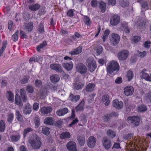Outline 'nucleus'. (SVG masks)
Wrapping results in <instances>:
<instances>
[{
  "label": "nucleus",
  "mask_w": 151,
  "mask_h": 151,
  "mask_svg": "<svg viewBox=\"0 0 151 151\" xmlns=\"http://www.w3.org/2000/svg\"><path fill=\"white\" fill-rule=\"evenodd\" d=\"M82 51V47H79L77 48L74 49L73 51L70 52V54L72 55H77L81 53Z\"/></svg>",
  "instance_id": "nucleus-25"
},
{
  "label": "nucleus",
  "mask_w": 151,
  "mask_h": 151,
  "mask_svg": "<svg viewBox=\"0 0 151 151\" xmlns=\"http://www.w3.org/2000/svg\"><path fill=\"white\" fill-rule=\"evenodd\" d=\"M151 45V42L150 41H146L144 44V47L147 48H149Z\"/></svg>",
  "instance_id": "nucleus-55"
},
{
  "label": "nucleus",
  "mask_w": 151,
  "mask_h": 151,
  "mask_svg": "<svg viewBox=\"0 0 151 151\" xmlns=\"http://www.w3.org/2000/svg\"><path fill=\"white\" fill-rule=\"evenodd\" d=\"M99 7L101 9V12L102 13L104 12L106 10V4L103 2H100L99 4Z\"/></svg>",
  "instance_id": "nucleus-35"
},
{
  "label": "nucleus",
  "mask_w": 151,
  "mask_h": 151,
  "mask_svg": "<svg viewBox=\"0 0 151 151\" xmlns=\"http://www.w3.org/2000/svg\"><path fill=\"white\" fill-rule=\"evenodd\" d=\"M18 35V32L17 31L12 36V40L14 41H16L17 40Z\"/></svg>",
  "instance_id": "nucleus-57"
},
{
  "label": "nucleus",
  "mask_w": 151,
  "mask_h": 151,
  "mask_svg": "<svg viewBox=\"0 0 151 151\" xmlns=\"http://www.w3.org/2000/svg\"><path fill=\"white\" fill-rule=\"evenodd\" d=\"M101 102L104 103L105 106H108L110 103L109 96L108 95H104L102 98Z\"/></svg>",
  "instance_id": "nucleus-19"
},
{
  "label": "nucleus",
  "mask_w": 151,
  "mask_h": 151,
  "mask_svg": "<svg viewBox=\"0 0 151 151\" xmlns=\"http://www.w3.org/2000/svg\"><path fill=\"white\" fill-rule=\"evenodd\" d=\"M14 115L12 113H10L7 115V120L9 122H12L14 118Z\"/></svg>",
  "instance_id": "nucleus-54"
},
{
  "label": "nucleus",
  "mask_w": 151,
  "mask_h": 151,
  "mask_svg": "<svg viewBox=\"0 0 151 151\" xmlns=\"http://www.w3.org/2000/svg\"><path fill=\"white\" fill-rule=\"evenodd\" d=\"M127 120L129 123L135 126H138L139 122V119L137 116H130L128 118Z\"/></svg>",
  "instance_id": "nucleus-8"
},
{
  "label": "nucleus",
  "mask_w": 151,
  "mask_h": 151,
  "mask_svg": "<svg viewBox=\"0 0 151 151\" xmlns=\"http://www.w3.org/2000/svg\"><path fill=\"white\" fill-rule=\"evenodd\" d=\"M109 33V31L108 30H106L104 32V35L103 37V42H105V40L107 39Z\"/></svg>",
  "instance_id": "nucleus-47"
},
{
  "label": "nucleus",
  "mask_w": 151,
  "mask_h": 151,
  "mask_svg": "<svg viewBox=\"0 0 151 151\" xmlns=\"http://www.w3.org/2000/svg\"><path fill=\"white\" fill-rule=\"evenodd\" d=\"M6 44H4L1 49L0 50V56H1L6 47Z\"/></svg>",
  "instance_id": "nucleus-64"
},
{
  "label": "nucleus",
  "mask_w": 151,
  "mask_h": 151,
  "mask_svg": "<svg viewBox=\"0 0 151 151\" xmlns=\"http://www.w3.org/2000/svg\"><path fill=\"white\" fill-rule=\"evenodd\" d=\"M102 143L104 147L107 150L109 149L111 147V141L107 138L105 137L103 139Z\"/></svg>",
  "instance_id": "nucleus-18"
},
{
  "label": "nucleus",
  "mask_w": 151,
  "mask_h": 151,
  "mask_svg": "<svg viewBox=\"0 0 151 151\" xmlns=\"http://www.w3.org/2000/svg\"><path fill=\"white\" fill-rule=\"evenodd\" d=\"M39 107V104L38 103H35L33 105V108L34 110L37 111L38 110Z\"/></svg>",
  "instance_id": "nucleus-59"
},
{
  "label": "nucleus",
  "mask_w": 151,
  "mask_h": 151,
  "mask_svg": "<svg viewBox=\"0 0 151 151\" xmlns=\"http://www.w3.org/2000/svg\"><path fill=\"white\" fill-rule=\"evenodd\" d=\"M35 2L34 0H29L27 2L29 4V9L31 11H35L38 10L40 7V5L38 4H33Z\"/></svg>",
  "instance_id": "nucleus-7"
},
{
  "label": "nucleus",
  "mask_w": 151,
  "mask_h": 151,
  "mask_svg": "<svg viewBox=\"0 0 151 151\" xmlns=\"http://www.w3.org/2000/svg\"><path fill=\"white\" fill-rule=\"evenodd\" d=\"M120 4L123 7H125L128 6L129 2L128 0H122L120 1Z\"/></svg>",
  "instance_id": "nucleus-44"
},
{
  "label": "nucleus",
  "mask_w": 151,
  "mask_h": 151,
  "mask_svg": "<svg viewBox=\"0 0 151 151\" xmlns=\"http://www.w3.org/2000/svg\"><path fill=\"white\" fill-rule=\"evenodd\" d=\"M50 68L53 70H55L58 72L62 73L63 70L61 66L58 64H52L50 65Z\"/></svg>",
  "instance_id": "nucleus-16"
},
{
  "label": "nucleus",
  "mask_w": 151,
  "mask_h": 151,
  "mask_svg": "<svg viewBox=\"0 0 151 151\" xmlns=\"http://www.w3.org/2000/svg\"><path fill=\"white\" fill-rule=\"evenodd\" d=\"M133 134H131L126 135L124 137V139L125 140L132 138L130 140V144L127 145V151H139V149H140L142 146L144 145L142 144V140H137V138H133Z\"/></svg>",
  "instance_id": "nucleus-1"
},
{
  "label": "nucleus",
  "mask_w": 151,
  "mask_h": 151,
  "mask_svg": "<svg viewBox=\"0 0 151 151\" xmlns=\"http://www.w3.org/2000/svg\"><path fill=\"white\" fill-rule=\"evenodd\" d=\"M84 101H82L76 107V110L77 111H82L83 109Z\"/></svg>",
  "instance_id": "nucleus-34"
},
{
  "label": "nucleus",
  "mask_w": 151,
  "mask_h": 151,
  "mask_svg": "<svg viewBox=\"0 0 151 151\" xmlns=\"http://www.w3.org/2000/svg\"><path fill=\"white\" fill-rule=\"evenodd\" d=\"M77 70L81 73H83L86 72V68L83 64L80 63L76 67Z\"/></svg>",
  "instance_id": "nucleus-20"
},
{
  "label": "nucleus",
  "mask_w": 151,
  "mask_h": 151,
  "mask_svg": "<svg viewBox=\"0 0 151 151\" xmlns=\"http://www.w3.org/2000/svg\"><path fill=\"white\" fill-rule=\"evenodd\" d=\"M20 137V136L19 135H12L11 136L10 139L13 142H16L19 139Z\"/></svg>",
  "instance_id": "nucleus-41"
},
{
  "label": "nucleus",
  "mask_w": 151,
  "mask_h": 151,
  "mask_svg": "<svg viewBox=\"0 0 151 151\" xmlns=\"http://www.w3.org/2000/svg\"><path fill=\"white\" fill-rule=\"evenodd\" d=\"M38 30L41 33H43L44 32L43 24L42 23H41L39 25Z\"/></svg>",
  "instance_id": "nucleus-49"
},
{
  "label": "nucleus",
  "mask_w": 151,
  "mask_h": 151,
  "mask_svg": "<svg viewBox=\"0 0 151 151\" xmlns=\"http://www.w3.org/2000/svg\"><path fill=\"white\" fill-rule=\"evenodd\" d=\"M120 39V37L119 35L115 33H113L111 34V44L114 45L117 44Z\"/></svg>",
  "instance_id": "nucleus-11"
},
{
  "label": "nucleus",
  "mask_w": 151,
  "mask_h": 151,
  "mask_svg": "<svg viewBox=\"0 0 151 151\" xmlns=\"http://www.w3.org/2000/svg\"><path fill=\"white\" fill-rule=\"evenodd\" d=\"M60 79L59 76L57 74L52 75L50 77V80L53 83L58 82Z\"/></svg>",
  "instance_id": "nucleus-29"
},
{
  "label": "nucleus",
  "mask_w": 151,
  "mask_h": 151,
  "mask_svg": "<svg viewBox=\"0 0 151 151\" xmlns=\"http://www.w3.org/2000/svg\"><path fill=\"white\" fill-rule=\"evenodd\" d=\"M52 110V108L50 106H43L40 108V111L43 115L47 114L50 113Z\"/></svg>",
  "instance_id": "nucleus-17"
},
{
  "label": "nucleus",
  "mask_w": 151,
  "mask_h": 151,
  "mask_svg": "<svg viewBox=\"0 0 151 151\" xmlns=\"http://www.w3.org/2000/svg\"><path fill=\"white\" fill-rule=\"evenodd\" d=\"M95 87V85L93 83H89L87 85L86 87V90L88 92L93 91Z\"/></svg>",
  "instance_id": "nucleus-28"
},
{
  "label": "nucleus",
  "mask_w": 151,
  "mask_h": 151,
  "mask_svg": "<svg viewBox=\"0 0 151 151\" xmlns=\"http://www.w3.org/2000/svg\"><path fill=\"white\" fill-rule=\"evenodd\" d=\"M74 86L75 89L78 90L81 88L83 86V85L80 82L76 81L74 84Z\"/></svg>",
  "instance_id": "nucleus-33"
},
{
  "label": "nucleus",
  "mask_w": 151,
  "mask_h": 151,
  "mask_svg": "<svg viewBox=\"0 0 151 151\" xmlns=\"http://www.w3.org/2000/svg\"><path fill=\"white\" fill-rule=\"evenodd\" d=\"M35 84L36 87L39 88L42 85V83L40 80H36L35 81Z\"/></svg>",
  "instance_id": "nucleus-52"
},
{
  "label": "nucleus",
  "mask_w": 151,
  "mask_h": 151,
  "mask_svg": "<svg viewBox=\"0 0 151 151\" xmlns=\"http://www.w3.org/2000/svg\"><path fill=\"white\" fill-rule=\"evenodd\" d=\"M35 127L37 128L39 127L40 124L39 118L37 117H35Z\"/></svg>",
  "instance_id": "nucleus-56"
},
{
  "label": "nucleus",
  "mask_w": 151,
  "mask_h": 151,
  "mask_svg": "<svg viewBox=\"0 0 151 151\" xmlns=\"http://www.w3.org/2000/svg\"><path fill=\"white\" fill-rule=\"evenodd\" d=\"M5 128V123L3 120H1L0 122V131L3 132Z\"/></svg>",
  "instance_id": "nucleus-45"
},
{
  "label": "nucleus",
  "mask_w": 151,
  "mask_h": 151,
  "mask_svg": "<svg viewBox=\"0 0 151 151\" xmlns=\"http://www.w3.org/2000/svg\"><path fill=\"white\" fill-rule=\"evenodd\" d=\"M95 50L96 52V55H99L102 52V47L100 45H98L95 48Z\"/></svg>",
  "instance_id": "nucleus-37"
},
{
  "label": "nucleus",
  "mask_w": 151,
  "mask_h": 151,
  "mask_svg": "<svg viewBox=\"0 0 151 151\" xmlns=\"http://www.w3.org/2000/svg\"><path fill=\"white\" fill-rule=\"evenodd\" d=\"M29 142L35 149H39L41 146L40 137L35 134L30 135L29 138Z\"/></svg>",
  "instance_id": "nucleus-3"
},
{
  "label": "nucleus",
  "mask_w": 151,
  "mask_h": 151,
  "mask_svg": "<svg viewBox=\"0 0 151 151\" xmlns=\"http://www.w3.org/2000/svg\"><path fill=\"white\" fill-rule=\"evenodd\" d=\"M107 72L111 74L115 70H118L119 69V65L115 61L113 60L110 62L106 67Z\"/></svg>",
  "instance_id": "nucleus-4"
},
{
  "label": "nucleus",
  "mask_w": 151,
  "mask_h": 151,
  "mask_svg": "<svg viewBox=\"0 0 151 151\" xmlns=\"http://www.w3.org/2000/svg\"><path fill=\"white\" fill-rule=\"evenodd\" d=\"M120 19V18L118 15H114L111 18L110 24L113 26H116L119 23Z\"/></svg>",
  "instance_id": "nucleus-15"
},
{
  "label": "nucleus",
  "mask_w": 151,
  "mask_h": 151,
  "mask_svg": "<svg viewBox=\"0 0 151 151\" xmlns=\"http://www.w3.org/2000/svg\"><path fill=\"white\" fill-rule=\"evenodd\" d=\"M76 145L75 142L70 141L66 145V147L69 151H77Z\"/></svg>",
  "instance_id": "nucleus-13"
},
{
  "label": "nucleus",
  "mask_w": 151,
  "mask_h": 151,
  "mask_svg": "<svg viewBox=\"0 0 151 151\" xmlns=\"http://www.w3.org/2000/svg\"><path fill=\"white\" fill-rule=\"evenodd\" d=\"M31 106L29 104L25 106L24 109L23 111V113L26 114H29L31 112Z\"/></svg>",
  "instance_id": "nucleus-26"
},
{
  "label": "nucleus",
  "mask_w": 151,
  "mask_h": 151,
  "mask_svg": "<svg viewBox=\"0 0 151 151\" xmlns=\"http://www.w3.org/2000/svg\"><path fill=\"white\" fill-rule=\"evenodd\" d=\"M68 112V110L67 108L61 109L58 110L56 112L57 114L59 116H63Z\"/></svg>",
  "instance_id": "nucleus-23"
},
{
  "label": "nucleus",
  "mask_w": 151,
  "mask_h": 151,
  "mask_svg": "<svg viewBox=\"0 0 151 151\" xmlns=\"http://www.w3.org/2000/svg\"><path fill=\"white\" fill-rule=\"evenodd\" d=\"M27 91L29 93H32L34 91L33 88L32 86H28L27 87Z\"/></svg>",
  "instance_id": "nucleus-61"
},
{
  "label": "nucleus",
  "mask_w": 151,
  "mask_h": 151,
  "mask_svg": "<svg viewBox=\"0 0 151 151\" xmlns=\"http://www.w3.org/2000/svg\"><path fill=\"white\" fill-rule=\"evenodd\" d=\"M96 142V138L93 136H90L88 139L87 145L88 147L92 148L95 147Z\"/></svg>",
  "instance_id": "nucleus-12"
},
{
  "label": "nucleus",
  "mask_w": 151,
  "mask_h": 151,
  "mask_svg": "<svg viewBox=\"0 0 151 151\" xmlns=\"http://www.w3.org/2000/svg\"><path fill=\"white\" fill-rule=\"evenodd\" d=\"M77 139L78 140L79 144L81 145H83L85 143V138L83 137L78 136L77 137Z\"/></svg>",
  "instance_id": "nucleus-39"
},
{
  "label": "nucleus",
  "mask_w": 151,
  "mask_h": 151,
  "mask_svg": "<svg viewBox=\"0 0 151 151\" xmlns=\"http://www.w3.org/2000/svg\"><path fill=\"white\" fill-rule=\"evenodd\" d=\"M111 116L109 114H107L104 116L103 117V120L104 122H107L110 118Z\"/></svg>",
  "instance_id": "nucleus-63"
},
{
  "label": "nucleus",
  "mask_w": 151,
  "mask_h": 151,
  "mask_svg": "<svg viewBox=\"0 0 151 151\" xmlns=\"http://www.w3.org/2000/svg\"><path fill=\"white\" fill-rule=\"evenodd\" d=\"M112 106L114 108L117 109H120L123 106V103L121 101H119L118 99L114 100L112 102Z\"/></svg>",
  "instance_id": "nucleus-10"
},
{
  "label": "nucleus",
  "mask_w": 151,
  "mask_h": 151,
  "mask_svg": "<svg viewBox=\"0 0 151 151\" xmlns=\"http://www.w3.org/2000/svg\"><path fill=\"white\" fill-rule=\"evenodd\" d=\"M140 3L142 7L145 10H147L149 9L148 4H147L146 2L143 1L142 3Z\"/></svg>",
  "instance_id": "nucleus-53"
},
{
  "label": "nucleus",
  "mask_w": 151,
  "mask_h": 151,
  "mask_svg": "<svg viewBox=\"0 0 151 151\" xmlns=\"http://www.w3.org/2000/svg\"><path fill=\"white\" fill-rule=\"evenodd\" d=\"M50 128L47 127H42V132L45 135H47L50 133Z\"/></svg>",
  "instance_id": "nucleus-43"
},
{
  "label": "nucleus",
  "mask_w": 151,
  "mask_h": 151,
  "mask_svg": "<svg viewBox=\"0 0 151 151\" xmlns=\"http://www.w3.org/2000/svg\"><path fill=\"white\" fill-rule=\"evenodd\" d=\"M147 109L146 107L143 105H140L137 107V110L139 112H143L146 111Z\"/></svg>",
  "instance_id": "nucleus-42"
},
{
  "label": "nucleus",
  "mask_w": 151,
  "mask_h": 151,
  "mask_svg": "<svg viewBox=\"0 0 151 151\" xmlns=\"http://www.w3.org/2000/svg\"><path fill=\"white\" fill-rule=\"evenodd\" d=\"M46 45V42L45 41L43 42L40 45L37 46V49L38 51H40V49L43 48Z\"/></svg>",
  "instance_id": "nucleus-50"
},
{
  "label": "nucleus",
  "mask_w": 151,
  "mask_h": 151,
  "mask_svg": "<svg viewBox=\"0 0 151 151\" xmlns=\"http://www.w3.org/2000/svg\"><path fill=\"white\" fill-rule=\"evenodd\" d=\"M134 89L132 86H127L125 87L124 89V93L126 96H132L133 93Z\"/></svg>",
  "instance_id": "nucleus-9"
},
{
  "label": "nucleus",
  "mask_w": 151,
  "mask_h": 151,
  "mask_svg": "<svg viewBox=\"0 0 151 151\" xmlns=\"http://www.w3.org/2000/svg\"><path fill=\"white\" fill-rule=\"evenodd\" d=\"M84 21L87 25H89L91 23V22L89 18L87 17H85L84 19Z\"/></svg>",
  "instance_id": "nucleus-58"
},
{
  "label": "nucleus",
  "mask_w": 151,
  "mask_h": 151,
  "mask_svg": "<svg viewBox=\"0 0 151 151\" xmlns=\"http://www.w3.org/2000/svg\"><path fill=\"white\" fill-rule=\"evenodd\" d=\"M63 68L68 70H71L73 68V64L72 62L69 63H64L62 64Z\"/></svg>",
  "instance_id": "nucleus-24"
},
{
  "label": "nucleus",
  "mask_w": 151,
  "mask_h": 151,
  "mask_svg": "<svg viewBox=\"0 0 151 151\" xmlns=\"http://www.w3.org/2000/svg\"><path fill=\"white\" fill-rule=\"evenodd\" d=\"M140 76L141 78L151 82V73L149 74L145 73V70H143L140 72Z\"/></svg>",
  "instance_id": "nucleus-14"
},
{
  "label": "nucleus",
  "mask_w": 151,
  "mask_h": 151,
  "mask_svg": "<svg viewBox=\"0 0 151 151\" xmlns=\"http://www.w3.org/2000/svg\"><path fill=\"white\" fill-rule=\"evenodd\" d=\"M20 97L17 93L15 95L14 103L19 106L22 107L23 106L22 101L26 102L27 101L26 94L25 91L23 89L20 90Z\"/></svg>",
  "instance_id": "nucleus-2"
},
{
  "label": "nucleus",
  "mask_w": 151,
  "mask_h": 151,
  "mask_svg": "<svg viewBox=\"0 0 151 151\" xmlns=\"http://www.w3.org/2000/svg\"><path fill=\"white\" fill-rule=\"evenodd\" d=\"M32 129L30 128H29L27 129H25L24 130L23 134L24 137L27 134L31 131H32Z\"/></svg>",
  "instance_id": "nucleus-62"
},
{
  "label": "nucleus",
  "mask_w": 151,
  "mask_h": 151,
  "mask_svg": "<svg viewBox=\"0 0 151 151\" xmlns=\"http://www.w3.org/2000/svg\"><path fill=\"white\" fill-rule=\"evenodd\" d=\"M17 119L19 121L22 120V116L19 111H17L15 113Z\"/></svg>",
  "instance_id": "nucleus-51"
},
{
  "label": "nucleus",
  "mask_w": 151,
  "mask_h": 151,
  "mask_svg": "<svg viewBox=\"0 0 151 151\" xmlns=\"http://www.w3.org/2000/svg\"><path fill=\"white\" fill-rule=\"evenodd\" d=\"M6 96L7 99L10 101L13 102L14 101V96L13 93L10 91H7Z\"/></svg>",
  "instance_id": "nucleus-22"
},
{
  "label": "nucleus",
  "mask_w": 151,
  "mask_h": 151,
  "mask_svg": "<svg viewBox=\"0 0 151 151\" xmlns=\"http://www.w3.org/2000/svg\"><path fill=\"white\" fill-rule=\"evenodd\" d=\"M69 98V100H70L71 101L76 102L79 99L80 97L79 95L74 96L73 94H71Z\"/></svg>",
  "instance_id": "nucleus-31"
},
{
  "label": "nucleus",
  "mask_w": 151,
  "mask_h": 151,
  "mask_svg": "<svg viewBox=\"0 0 151 151\" xmlns=\"http://www.w3.org/2000/svg\"><path fill=\"white\" fill-rule=\"evenodd\" d=\"M33 28V24L32 22L26 24L25 27V29L27 32L31 31Z\"/></svg>",
  "instance_id": "nucleus-38"
},
{
  "label": "nucleus",
  "mask_w": 151,
  "mask_h": 151,
  "mask_svg": "<svg viewBox=\"0 0 151 151\" xmlns=\"http://www.w3.org/2000/svg\"><path fill=\"white\" fill-rule=\"evenodd\" d=\"M141 40L140 37L137 36H135L132 39V43L134 44L137 43Z\"/></svg>",
  "instance_id": "nucleus-40"
},
{
  "label": "nucleus",
  "mask_w": 151,
  "mask_h": 151,
  "mask_svg": "<svg viewBox=\"0 0 151 151\" xmlns=\"http://www.w3.org/2000/svg\"><path fill=\"white\" fill-rule=\"evenodd\" d=\"M44 123L45 124L47 125H56L55 122L53 120L52 117H48L45 118L44 120Z\"/></svg>",
  "instance_id": "nucleus-21"
},
{
  "label": "nucleus",
  "mask_w": 151,
  "mask_h": 151,
  "mask_svg": "<svg viewBox=\"0 0 151 151\" xmlns=\"http://www.w3.org/2000/svg\"><path fill=\"white\" fill-rule=\"evenodd\" d=\"M145 99L148 101H151V91L146 94L145 96Z\"/></svg>",
  "instance_id": "nucleus-48"
},
{
  "label": "nucleus",
  "mask_w": 151,
  "mask_h": 151,
  "mask_svg": "<svg viewBox=\"0 0 151 151\" xmlns=\"http://www.w3.org/2000/svg\"><path fill=\"white\" fill-rule=\"evenodd\" d=\"M70 133L68 132H63L60 135V137L61 139L68 138L70 137Z\"/></svg>",
  "instance_id": "nucleus-32"
},
{
  "label": "nucleus",
  "mask_w": 151,
  "mask_h": 151,
  "mask_svg": "<svg viewBox=\"0 0 151 151\" xmlns=\"http://www.w3.org/2000/svg\"><path fill=\"white\" fill-rule=\"evenodd\" d=\"M138 54L139 55L140 57L142 58L145 56L147 54L146 51H144L142 52H138Z\"/></svg>",
  "instance_id": "nucleus-60"
},
{
  "label": "nucleus",
  "mask_w": 151,
  "mask_h": 151,
  "mask_svg": "<svg viewBox=\"0 0 151 151\" xmlns=\"http://www.w3.org/2000/svg\"><path fill=\"white\" fill-rule=\"evenodd\" d=\"M129 54V52L128 51L123 50L118 53L117 57L119 60L124 61L127 58Z\"/></svg>",
  "instance_id": "nucleus-6"
},
{
  "label": "nucleus",
  "mask_w": 151,
  "mask_h": 151,
  "mask_svg": "<svg viewBox=\"0 0 151 151\" xmlns=\"http://www.w3.org/2000/svg\"><path fill=\"white\" fill-rule=\"evenodd\" d=\"M126 76L128 81H130L134 77V74L132 72L131 70L128 71L127 73Z\"/></svg>",
  "instance_id": "nucleus-36"
},
{
  "label": "nucleus",
  "mask_w": 151,
  "mask_h": 151,
  "mask_svg": "<svg viewBox=\"0 0 151 151\" xmlns=\"http://www.w3.org/2000/svg\"><path fill=\"white\" fill-rule=\"evenodd\" d=\"M86 65L89 70L91 72L94 70L96 67V62L92 57L89 58L87 60Z\"/></svg>",
  "instance_id": "nucleus-5"
},
{
  "label": "nucleus",
  "mask_w": 151,
  "mask_h": 151,
  "mask_svg": "<svg viewBox=\"0 0 151 151\" xmlns=\"http://www.w3.org/2000/svg\"><path fill=\"white\" fill-rule=\"evenodd\" d=\"M47 89L46 88H42L39 93L41 98L42 99L45 98L47 95Z\"/></svg>",
  "instance_id": "nucleus-27"
},
{
  "label": "nucleus",
  "mask_w": 151,
  "mask_h": 151,
  "mask_svg": "<svg viewBox=\"0 0 151 151\" xmlns=\"http://www.w3.org/2000/svg\"><path fill=\"white\" fill-rule=\"evenodd\" d=\"M107 134L110 137L113 138L115 136V133L111 130H108L107 132Z\"/></svg>",
  "instance_id": "nucleus-46"
},
{
  "label": "nucleus",
  "mask_w": 151,
  "mask_h": 151,
  "mask_svg": "<svg viewBox=\"0 0 151 151\" xmlns=\"http://www.w3.org/2000/svg\"><path fill=\"white\" fill-rule=\"evenodd\" d=\"M122 29L123 30V32L125 34L129 33L130 31L129 29L127 24L126 23L122 24Z\"/></svg>",
  "instance_id": "nucleus-30"
}]
</instances>
